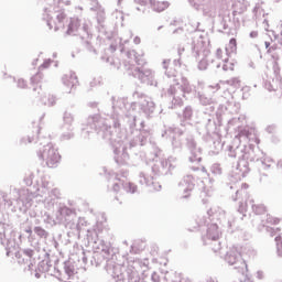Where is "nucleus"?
<instances>
[{
  "label": "nucleus",
  "mask_w": 282,
  "mask_h": 282,
  "mask_svg": "<svg viewBox=\"0 0 282 282\" xmlns=\"http://www.w3.org/2000/svg\"><path fill=\"white\" fill-rule=\"evenodd\" d=\"M138 52H135V50H131V51H128L127 52V57L130 59V61H135L138 58Z\"/></svg>",
  "instance_id": "obj_57"
},
{
  "label": "nucleus",
  "mask_w": 282,
  "mask_h": 282,
  "mask_svg": "<svg viewBox=\"0 0 282 282\" xmlns=\"http://www.w3.org/2000/svg\"><path fill=\"white\" fill-rule=\"evenodd\" d=\"M134 3H138L141 8H147V6H151V3H153V0H134Z\"/></svg>",
  "instance_id": "obj_55"
},
{
  "label": "nucleus",
  "mask_w": 282,
  "mask_h": 282,
  "mask_svg": "<svg viewBox=\"0 0 282 282\" xmlns=\"http://www.w3.org/2000/svg\"><path fill=\"white\" fill-rule=\"evenodd\" d=\"M58 199H61V191L53 188L48 196L44 198L45 208H47V210L56 208L55 217L57 223L67 228L68 237L80 239V232H83V228L87 226V220H85V218H78L76 209L69 208L63 203H58Z\"/></svg>",
  "instance_id": "obj_2"
},
{
  "label": "nucleus",
  "mask_w": 282,
  "mask_h": 282,
  "mask_svg": "<svg viewBox=\"0 0 282 282\" xmlns=\"http://www.w3.org/2000/svg\"><path fill=\"white\" fill-rule=\"evenodd\" d=\"M97 22L100 26H97L98 32L100 34H104V36H107V26L102 25L105 23V11H99L97 13Z\"/></svg>",
  "instance_id": "obj_34"
},
{
  "label": "nucleus",
  "mask_w": 282,
  "mask_h": 282,
  "mask_svg": "<svg viewBox=\"0 0 282 282\" xmlns=\"http://www.w3.org/2000/svg\"><path fill=\"white\" fill-rule=\"evenodd\" d=\"M224 65H223V69L224 72H232V69H235V63L234 62H229L228 58H226L224 61Z\"/></svg>",
  "instance_id": "obj_51"
},
{
  "label": "nucleus",
  "mask_w": 282,
  "mask_h": 282,
  "mask_svg": "<svg viewBox=\"0 0 282 282\" xmlns=\"http://www.w3.org/2000/svg\"><path fill=\"white\" fill-rule=\"evenodd\" d=\"M204 246H212L214 252L221 250V241H219V227L217 224H210L207 227L206 236L202 237Z\"/></svg>",
  "instance_id": "obj_16"
},
{
  "label": "nucleus",
  "mask_w": 282,
  "mask_h": 282,
  "mask_svg": "<svg viewBox=\"0 0 282 282\" xmlns=\"http://www.w3.org/2000/svg\"><path fill=\"white\" fill-rule=\"evenodd\" d=\"M33 232L39 239H47L50 237V231L45 230V228L41 226H35L33 228Z\"/></svg>",
  "instance_id": "obj_39"
},
{
  "label": "nucleus",
  "mask_w": 282,
  "mask_h": 282,
  "mask_svg": "<svg viewBox=\"0 0 282 282\" xmlns=\"http://www.w3.org/2000/svg\"><path fill=\"white\" fill-rule=\"evenodd\" d=\"M217 129V123H215V120L213 119H207L200 127H197L198 133L202 135H207V140H213L210 138V133H215Z\"/></svg>",
  "instance_id": "obj_23"
},
{
  "label": "nucleus",
  "mask_w": 282,
  "mask_h": 282,
  "mask_svg": "<svg viewBox=\"0 0 282 282\" xmlns=\"http://www.w3.org/2000/svg\"><path fill=\"white\" fill-rule=\"evenodd\" d=\"M132 76L138 78L143 85H149L150 87H158V80H155V72L144 66L135 67L132 72Z\"/></svg>",
  "instance_id": "obj_18"
},
{
  "label": "nucleus",
  "mask_w": 282,
  "mask_h": 282,
  "mask_svg": "<svg viewBox=\"0 0 282 282\" xmlns=\"http://www.w3.org/2000/svg\"><path fill=\"white\" fill-rule=\"evenodd\" d=\"M248 188H250V185H248V183H243L241 187L236 191L235 195L231 196L232 202H239L238 213L242 215L240 219L246 217L248 206H251L254 215H263V213H265V205L254 204L253 199H249Z\"/></svg>",
  "instance_id": "obj_7"
},
{
  "label": "nucleus",
  "mask_w": 282,
  "mask_h": 282,
  "mask_svg": "<svg viewBox=\"0 0 282 282\" xmlns=\"http://www.w3.org/2000/svg\"><path fill=\"white\" fill-rule=\"evenodd\" d=\"M278 257H282V235L275 237Z\"/></svg>",
  "instance_id": "obj_50"
},
{
  "label": "nucleus",
  "mask_w": 282,
  "mask_h": 282,
  "mask_svg": "<svg viewBox=\"0 0 282 282\" xmlns=\"http://www.w3.org/2000/svg\"><path fill=\"white\" fill-rule=\"evenodd\" d=\"M193 56L198 59V69L200 72L208 69V63H215L213 55H210V48L204 41H198L193 46Z\"/></svg>",
  "instance_id": "obj_13"
},
{
  "label": "nucleus",
  "mask_w": 282,
  "mask_h": 282,
  "mask_svg": "<svg viewBox=\"0 0 282 282\" xmlns=\"http://www.w3.org/2000/svg\"><path fill=\"white\" fill-rule=\"evenodd\" d=\"M189 6L194 8V10H202V6H204L208 0H187Z\"/></svg>",
  "instance_id": "obj_47"
},
{
  "label": "nucleus",
  "mask_w": 282,
  "mask_h": 282,
  "mask_svg": "<svg viewBox=\"0 0 282 282\" xmlns=\"http://www.w3.org/2000/svg\"><path fill=\"white\" fill-rule=\"evenodd\" d=\"M180 188H182L184 195L182 196L183 199H188L191 197V193L195 188V177L193 175H186L183 180L178 183Z\"/></svg>",
  "instance_id": "obj_21"
},
{
  "label": "nucleus",
  "mask_w": 282,
  "mask_h": 282,
  "mask_svg": "<svg viewBox=\"0 0 282 282\" xmlns=\"http://www.w3.org/2000/svg\"><path fill=\"white\" fill-rule=\"evenodd\" d=\"M40 101L42 105H48V107H54V105H56V98L54 95L48 96L47 100H45L42 94H40Z\"/></svg>",
  "instance_id": "obj_46"
},
{
  "label": "nucleus",
  "mask_w": 282,
  "mask_h": 282,
  "mask_svg": "<svg viewBox=\"0 0 282 282\" xmlns=\"http://www.w3.org/2000/svg\"><path fill=\"white\" fill-rule=\"evenodd\" d=\"M17 237V231L14 230L7 229L3 231V234H0V241L7 250V257H12V252H14L20 247Z\"/></svg>",
  "instance_id": "obj_17"
},
{
  "label": "nucleus",
  "mask_w": 282,
  "mask_h": 282,
  "mask_svg": "<svg viewBox=\"0 0 282 282\" xmlns=\"http://www.w3.org/2000/svg\"><path fill=\"white\" fill-rule=\"evenodd\" d=\"M35 144L39 148V160L44 162L48 169H56V166H58V162H61V154L58 153V150H56L50 142V139L37 137Z\"/></svg>",
  "instance_id": "obj_9"
},
{
  "label": "nucleus",
  "mask_w": 282,
  "mask_h": 282,
  "mask_svg": "<svg viewBox=\"0 0 282 282\" xmlns=\"http://www.w3.org/2000/svg\"><path fill=\"white\" fill-rule=\"evenodd\" d=\"M238 135L239 140H249V142H252L257 138L254 128H243L240 130Z\"/></svg>",
  "instance_id": "obj_30"
},
{
  "label": "nucleus",
  "mask_w": 282,
  "mask_h": 282,
  "mask_svg": "<svg viewBox=\"0 0 282 282\" xmlns=\"http://www.w3.org/2000/svg\"><path fill=\"white\" fill-rule=\"evenodd\" d=\"M147 248V243L140 240H137L134 243H132L130 248L131 254H140Z\"/></svg>",
  "instance_id": "obj_35"
},
{
  "label": "nucleus",
  "mask_w": 282,
  "mask_h": 282,
  "mask_svg": "<svg viewBox=\"0 0 282 282\" xmlns=\"http://www.w3.org/2000/svg\"><path fill=\"white\" fill-rule=\"evenodd\" d=\"M137 104H129V101H127V99L124 98H119L116 102L112 101V112L108 113V118H104V120H107L108 126L111 127V122L110 120H112L113 123V129H119L120 127V112H124L127 111V109H133L135 107Z\"/></svg>",
  "instance_id": "obj_14"
},
{
  "label": "nucleus",
  "mask_w": 282,
  "mask_h": 282,
  "mask_svg": "<svg viewBox=\"0 0 282 282\" xmlns=\"http://www.w3.org/2000/svg\"><path fill=\"white\" fill-rule=\"evenodd\" d=\"M62 82L68 89H74V87L78 85V77L76 76V73L69 72V74H65L62 77Z\"/></svg>",
  "instance_id": "obj_25"
},
{
  "label": "nucleus",
  "mask_w": 282,
  "mask_h": 282,
  "mask_svg": "<svg viewBox=\"0 0 282 282\" xmlns=\"http://www.w3.org/2000/svg\"><path fill=\"white\" fill-rule=\"evenodd\" d=\"M63 126H62V131H65L66 128H74V115L72 112H64L63 116Z\"/></svg>",
  "instance_id": "obj_33"
},
{
  "label": "nucleus",
  "mask_w": 282,
  "mask_h": 282,
  "mask_svg": "<svg viewBox=\"0 0 282 282\" xmlns=\"http://www.w3.org/2000/svg\"><path fill=\"white\" fill-rule=\"evenodd\" d=\"M17 87L19 89H25L28 87V82H25V79H23V78H20L17 82Z\"/></svg>",
  "instance_id": "obj_58"
},
{
  "label": "nucleus",
  "mask_w": 282,
  "mask_h": 282,
  "mask_svg": "<svg viewBox=\"0 0 282 282\" xmlns=\"http://www.w3.org/2000/svg\"><path fill=\"white\" fill-rule=\"evenodd\" d=\"M196 98H198L199 104L203 105V107H209L210 111H215L217 101H215L213 97L208 96L206 93H197Z\"/></svg>",
  "instance_id": "obj_24"
},
{
  "label": "nucleus",
  "mask_w": 282,
  "mask_h": 282,
  "mask_svg": "<svg viewBox=\"0 0 282 282\" xmlns=\"http://www.w3.org/2000/svg\"><path fill=\"white\" fill-rule=\"evenodd\" d=\"M185 147L189 151L188 161L192 164H199L202 162V148L197 147V141H195V137L188 134L185 138Z\"/></svg>",
  "instance_id": "obj_19"
},
{
  "label": "nucleus",
  "mask_w": 282,
  "mask_h": 282,
  "mask_svg": "<svg viewBox=\"0 0 282 282\" xmlns=\"http://www.w3.org/2000/svg\"><path fill=\"white\" fill-rule=\"evenodd\" d=\"M265 231L270 235V237H274L276 235V230L279 229H274V227H269V226H265Z\"/></svg>",
  "instance_id": "obj_60"
},
{
  "label": "nucleus",
  "mask_w": 282,
  "mask_h": 282,
  "mask_svg": "<svg viewBox=\"0 0 282 282\" xmlns=\"http://www.w3.org/2000/svg\"><path fill=\"white\" fill-rule=\"evenodd\" d=\"M101 61H104L105 63H109L110 65H113V57H109V56H106V55H102L101 56Z\"/></svg>",
  "instance_id": "obj_63"
},
{
  "label": "nucleus",
  "mask_w": 282,
  "mask_h": 282,
  "mask_svg": "<svg viewBox=\"0 0 282 282\" xmlns=\"http://www.w3.org/2000/svg\"><path fill=\"white\" fill-rule=\"evenodd\" d=\"M243 145L242 154L240 155L241 160L238 161L236 167V175L238 178L246 177L250 173V163L248 162H260L263 156V151L254 145Z\"/></svg>",
  "instance_id": "obj_10"
},
{
  "label": "nucleus",
  "mask_w": 282,
  "mask_h": 282,
  "mask_svg": "<svg viewBox=\"0 0 282 282\" xmlns=\"http://www.w3.org/2000/svg\"><path fill=\"white\" fill-rule=\"evenodd\" d=\"M50 268H52V260L50 258L42 260L37 264L39 272H50Z\"/></svg>",
  "instance_id": "obj_40"
},
{
  "label": "nucleus",
  "mask_w": 282,
  "mask_h": 282,
  "mask_svg": "<svg viewBox=\"0 0 282 282\" xmlns=\"http://www.w3.org/2000/svg\"><path fill=\"white\" fill-rule=\"evenodd\" d=\"M265 224H279V219L272 217L271 215H267V218H265Z\"/></svg>",
  "instance_id": "obj_59"
},
{
  "label": "nucleus",
  "mask_w": 282,
  "mask_h": 282,
  "mask_svg": "<svg viewBox=\"0 0 282 282\" xmlns=\"http://www.w3.org/2000/svg\"><path fill=\"white\" fill-rule=\"evenodd\" d=\"M175 162H177V158L170 156L165 160H161L160 164L152 166L145 165L144 171L139 173V184H141V186H152L154 191H162V185L153 182V180L160 175H169V173L175 169Z\"/></svg>",
  "instance_id": "obj_5"
},
{
  "label": "nucleus",
  "mask_w": 282,
  "mask_h": 282,
  "mask_svg": "<svg viewBox=\"0 0 282 282\" xmlns=\"http://www.w3.org/2000/svg\"><path fill=\"white\" fill-rule=\"evenodd\" d=\"M184 131L185 130L181 128H166L162 133V138H164V135H177L180 138L184 135Z\"/></svg>",
  "instance_id": "obj_38"
},
{
  "label": "nucleus",
  "mask_w": 282,
  "mask_h": 282,
  "mask_svg": "<svg viewBox=\"0 0 282 282\" xmlns=\"http://www.w3.org/2000/svg\"><path fill=\"white\" fill-rule=\"evenodd\" d=\"M150 6L154 12H164V10H166V8H169V2H166V1H163V2L158 1L156 2L155 0H152V3Z\"/></svg>",
  "instance_id": "obj_37"
},
{
  "label": "nucleus",
  "mask_w": 282,
  "mask_h": 282,
  "mask_svg": "<svg viewBox=\"0 0 282 282\" xmlns=\"http://www.w3.org/2000/svg\"><path fill=\"white\" fill-rule=\"evenodd\" d=\"M162 65L163 69H165V76H167V78H172V83H174L167 89V96L172 97V101L167 108L177 109V107H182V105H184L182 98H186V96L193 91V87L191 86V83H188V79L182 76V74H178L175 70L173 73L169 72L171 59H164Z\"/></svg>",
  "instance_id": "obj_4"
},
{
  "label": "nucleus",
  "mask_w": 282,
  "mask_h": 282,
  "mask_svg": "<svg viewBox=\"0 0 282 282\" xmlns=\"http://www.w3.org/2000/svg\"><path fill=\"white\" fill-rule=\"evenodd\" d=\"M23 183L25 184V186H32V184H34V173H26L23 178Z\"/></svg>",
  "instance_id": "obj_49"
},
{
  "label": "nucleus",
  "mask_w": 282,
  "mask_h": 282,
  "mask_svg": "<svg viewBox=\"0 0 282 282\" xmlns=\"http://www.w3.org/2000/svg\"><path fill=\"white\" fill-rule=\"evenodd\" d=\"M122 187H123V191H126V193H131L132 195L134 193H138V185H135L134 183L124 182L118 177H115V182L112 183L113 193H119L120 188Z\"/></svg>",
  "instance_id": "obj_22"
},
{
  "label": "nucleus",
  "mask_w": 282,
  "mask_h": 282,
  "mask_svg": "<svg viewBox=\"0 0 282 282\" xmlns=\"http://www.w3.org/2000/svg\"><path fill=\"white\" fill-rule=\"evenodd\" d=\"M54 0H47L50 7L44 8L43 20L46 21L48 30L54 29L55 32L58 30H65V23H67V14L65 10L53 7Z\"/></svg>",
  "instance_id": "obj_11"
},
{
  "label": "nucleus",
  "mask_w": 282,
  "mask_h": 282,
  "mask_svg": "<svg viewBox=\"0 0 282 282\" xmlns=\"http://www.w3.org/2000/svg\"><path fill=\"white\" fill-rule=\"evenodd\" d=\"M43 218V221L44 224H47L48 226H56L58 223H57V219H56V216L55 218L52 217V215H50V213H44V215L42 216Z\"/></svg>",
  "instance_id": "obj_43"
},
{
  "label": "nucleus",
  "mask_w": 282,
  "mask_h": 282,
  "mask_svg": "<svg viewBox=\"0 0 282 282\" xmlns=\"http://www.w3.org/2000/svg\"><path fill=\"white\" fill-rule=\"evenodd\" d=\"M210 173H212L213 175H216V176L221 175V173H224V170L221 169V164H219V163H214V164L210 166Z\"/></svg>",
  "instance_id": "obj_48"
},
{
  "label": "nucleus",
  "mask_w": 282,
  "mask_h": 282,
  "mask_svg": "<svg viewBox=\"0 0 282 282\" xmlns=\"http://www.w3.org/2000/svg\"><path fill=\"white\" fill-rule=\"evenodd\" d=\"M24 232L26 234V241L30 243V246H32V248H36V246H39V238H36L34 229L28 227L24 229Z\"/></svg>",
  "instance_id": "obj_32"
},
{
  "label": "nucleus",
  "mask_w": 282,
  "mask_h": 282,
  "mask_svg": "<svg viewBox=\"0 0 282 282\" xmlns=\"http://www.w3.org/2000/svg\"><path fill=\"white\" fill-rule=\"evenodd\" d=\"M171 142L173 153H182L183 144L182 139L177 135H164Z\"/></svg>",
  "instance_id": "obj_27"
},
{
  "label": "nucleus",
  "mask_w": 282,
  "mask_h": 282,
  "mask_svg": "<svg viewBox=\"0 0 282 282\" xmlns=\"http://www.w3.org/2000/svg\"><path fill=\"white\" fill-rule=\"evenodd\" d=\"M151 281L152 282H160V274H158V272H153L151 274Z\"/></svg>",
  "instance_id": "obj_64"
},
{
  "label": "nucleus",
  "mask_w": 282,
  "mask_h": 282,
  "mask_svg": "<svg viewBox=\"0 0 282 282\" xmlns=\"http://www.w3.org/2000/svg\"><path fill=\"white\" fill-rule=\"evenodd\" d=\"M182 118L186 122L187 120H193V107L186 106L183 109Z\"/></svg>",
  "instance_id": "obj_44"
},
{
  "label": "nucleus",
  "mask_w": 282,
  "mask_h": 282,
  "mask_svg": "<svg viewBox=\"0 0 282 282\" xmlns=\"http://www.w3.org/2000/svg\"><path fill=\"white\" fill-rule=\"evenodd\" d=\"M15 257L18 259V263H25V261L34 257V250L30 248L23 249L22 253L15 252Z\"/></svg>",
  "instance_id": "obj_31"
},
{
  "label": "nucleus",
  "mask_w": 282,
  "mask_h": 282,
  "mask_svg": "<svg viewBox=\"0 0 282 282\" xmlns=\"http://www.w3.org/2000/svg\"><path fill=\"white\" fill-rule=\"evenodd\" d=\"M65 34L66 36H76L77 34H79L82 43L87 52H93V54H96V48H94L91 42L89 41V22L76 17L70 18Z\"/></svg>",
  "instance_id": "obj_8"
},
{
  "label": "nucleus",
  "mask_w": 282,
  "mask_h": 282,
  "mask_svg": "<svg viewBox=\"0 0 282 282\" xmlns=\"http://www.w3.org/2000/svg\"><path fill=\"white\" fill-rule=\"evenodd\" d=\"M259 163L263 169V171H268V169L272 167V164H274V161L271 158L263 155L262 159H260Z\"/></svg>",
  "instance_id": "obj_42"
},
{
  "label": "nucleus",
  "mask_w": 282,
  "mask_h": 282,
  "mask_svg": "<svg viewBox=\"0 0 282 282\" xmlns=\"http://www.w3.org/2000/svg\"><path fill=\"white\" fill-rule=\"evenodd\" d=\"M62 134L59 135L61 142H67V140H74V128H65V130H62Z\"/></svg>",
  "instance_id": "obj_36"
},
{
  "label": "nucleus",
  "mask_w": 282,
  "mask_h": 282,
  "mask_svg": "<svg viewBox=\"0 0 282 282\" xmlns=\"http://www.w3.org/2000/svg\"><path fill=\"white\" fill-rule=\"evenodd\" d=\"M43 80V73H36L31 77V85H33V91L34 94L37 93L39 96H41V82Z\"/></svg>",
  "instance_id": "obj_29"
},
{
  "label": "nucleus",
  "mask_w": 282,
  "mask_h": 282,
  "mask_svg": "<svg viewBox=\"0 0 282 282\" xmlns=\"http://www.w3.org/2000/svg\"><path fill=\"white\" fill-rule=\"evenodd\" d=\"M50 188H52V183H50L47 178H42V189L44 192H47L50 195L52 193V189L50 191Z\"/></svg>",
  "instance_id": "obj_52"
},
{
  "label": "nucleus",
  "mask_w": 282,
  "mask_h": 282,
  "mask_svg": "<svg viewBox=\"0 0 282 282\" xmlns=\"http://www.w3.org/2000/svg\"><path fill=\"white\" fill-rule=\"evenodd\" d=\"M123 122H126V127L130 133H137L135 138L129 142V149H133V147H147L149 143V132L144 131V121H140L138 128V117L130 110L123 117Z\"/></svg>",
  "instance_id": "obj_6"
},
{
  "label": "nucleus",
  "mask_w": 282,
  "mask_h": 282,
  "mask_svg": "<svg viewBox=\"0 0 282 282\" xmlns=\"http://www.w3.org/2000/svg\"><path fill=\"white\" fill-rule=\"evenodd\" d=\"M134 62L137 63V65L144 67V65H147V62L144 61V58H142V56H137V58L134 59Z\"/></svg>",
  "instance_id": "obj_61"
},
{
  "label": "nucleus",
  "mask_w": 282,
  "mask_h": 282,
  "mask_svg": "<svg viewBox=\"0 0 282 282\" xmlns=\"http://www.w3.org/2000/svg\"><path fill=\"white\" fill-rule=\"evenodd\" d=\"M32 142H34V137L31 135L23 137L20 140V144H32Z\"/></svg>",
  "instance_id": "obj_54"
},
{
  "label": "nucleus",
  "mask_w": 282,
  "mask_h": 282,
  "mask_svg": "<svg viewBox=\"0 0 282 282\" xmlns=\"http://www.w3.org/2000/svg\"><path fill=\"white\" fill-rule=\"evenodd\" d=\"M100 232H102V229L97 226L88 229L86 234L87 246L93 248L90 264L95 265V268L104 265V269L112 276L115 282H144L133 267H128L126 272H122V267L116 263V256L113 254L111 243L100 239Z\"/></svg>",
  "instance_id": "obj_1"
},
{
  "label": "nucleus",
  "mask_w": 282,
  "mask_h": 282,
  "mask_svg": "<svg viewBox=\"0 0 282 282\" xmlns=\"http://www.w3.org/2000/svg\"><path fill=\"white\" fill-rule=\"evenodd\" d=\"M12 195H15L13 200H9V206H13L14 210H20V213H25L32 206V196L30 195V189L28 188H17L11 186Z\"/></svg>",
  "instance_id": "obj_12"
},
{
  "label": "nucleus",
  "mask_w": 282,
  "mask_h": 282,
  "mask_svg": "<svg viewBox=\"0 0 282 282\" xmlns=\"http://www.w3.org/2000/svg\"><path fill=\"white\" fill-rule=\"evenodd\" d=\"M237 52V39L232 37L230 39L228 45L226 46V54L227 56H230L231 54H235Z\"/></svg>",
  "instance_id": "obj_41"
},
{
  "label": "nucleus",
  "mask_w": 282,
  "mask_h": 282,
  "mask_svg": "<svg viewBox=\"0 0 282 282\" xmlns=\"http://www.w3.org/2000/svg\"><path fill=\"white\" fill-rule=\"evenodd\" d=\"M64 272L67 276V279H72L74 274L78 272V267L76 265V262L72 259L64 262Z\"/></svg>",
  "instance_id": "obj_26"
},
{
  "label": "nucleus",
  "mask_w": 282,
  "mask_h": 282,
  "mask_svg": "<svg viewBox=\"0 0 282 282\" xmlns=\"http://www.w3.org/2000/svg\"><path fill=\"white\" fill-rule=\"evenodd\" d=\"M243 153V144L240 145H228L227 147V155L228 158H238V161L241 160V155Z\"/></svg>",
  "instance_id": "obj_28"
},
{
  "label": "nucleus",
  "mask_w": 282,
  "mask_h": 282,
  "mask_svg": "<svg viewBox=\"0 0 282 282\" xmlns=\"http://www.w3.org/2000/svg\"><path fill=\"white\" fill-rule=\"evenodd\" d=\"M87 126L94 129L101 140H105L110 144L113 151V160L118 166H124L129 164V152L127 147L122 148V139H117L113 128L109 126L107 119H102L100 115L89 116L87 119Z\"/></svg>",
  "instance_id": "obj_3"
},
{
  "label": "nucleus",
  "mask_w": 282,
  "mask_h": 282,
  "mask_svg": "<svg viewBox=\"0 0 282 282\" xmlns=\"http://www.w3.org/2000/svg\"><path fill=\"white\" fill-rule=\"evenodd\" d=\"M273 73L276 78H281V67L279 66V63H273Z\"/></svg>",
  "instance_id": "obj_56"
},
{
  "label": "nucleus",
  "mask_w": 282,
  "mask_h": 282,
  "mask_svg": "<svg viewBox=\"0 0 282 282\" xmlns=\"http://www.w3.org/2000/svg\"><path fill=\"white\" fill-rule=\"evenodd\" d=\"M213 144H214V147H215V149H216V151H214V153L215 154H217V153H219V151H221V142H219V141H213Z\"/></svg>",
  "instance_id": "obj_62"
},
{
  "label": "nucleus",
  "mask_w": 282,
  "mask_h": 282,
  "mask_svg": "<svg viewBox=\"0 0 282 282\" xmlns=\"http://www.w3.org/2000/svg\"><path fill=\"white\" fill-rule=\"evenodd\" d=\"M225 261L228 265H232L234 270L238 272V274H246L248 272V264L241 257V251L234 247L229 249L225 254Z\"/></svg>",
  "instance_id": "obj_15"
},
{
  "label": "nucleus",
  "mask_w": 282,
  "mask_h": 282,
  "mask_svg": "<svg viewBox=\"0 0 282 282\" xmlns=\"http://www.w3.org/2000/svg\"><path fill=\"white\" fill-rule=\"evenodd\" d=\"M17 239H18V243L19 246H21V243H25V241H28V234H19L17 232Z\"/></svg>",
  "instance_id": "obj_53"
},
{
  "label": "nucleus",
  "mask_w": 282,
  "mask_h": 282,
  "mask_svg": "<svg viewBox=\"0 0 282 282\" xmlns=\"http://www.w3.org/2000/svg\"><path fill=\"white\" fill-rule=\"evenodd\" d=\"M51 243L53 248L57 250V252L61 251V243H63V235L58 234L56 237H53Z\"/></svg>",
  "instance_id": "obj_45"
},
{
  "label": "nucleus",
  "mask_w": 282,
  "mask_h": 282,
  "mask_svg": "<svg viewBox=\"0 0 282 282\" xmlns=\"http://www.w3.org/2000/svg\"><path fill=\"white\" fill-rule=\"evenodd\" d=\"M133 98H141L139 102L140 110L144 113L145 118H153L155 113V101L151 97H147L142 93L134 91Z\"/></svg>",
  "instance_id": "obj_20"
}]
</instances>
